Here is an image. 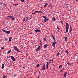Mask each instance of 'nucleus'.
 I'll use <instances>...</instances> for the list:
<instances>
[{
	"label": "nucleus",
	"mask_w": 78,
	"mask_h": 78,
	"mask_svg": "<svg viewBox=\"0 0 78 78\" xmlns=\"http://www.w3.org/2000/svg\"><path fill=\"white\" fill-rule=\"evenodd\" d=\"M13 48H14V50H15V51H17V52H20V51L19 50V49L17 48V47H16V46H13Z\"/></svg>",
	"instance_id": "1"
},
{
	"label": "nucleus",
	"mask_w": 78,
	"mask_h": 78,
	"mask_svg": "<svg viewBox=\"0 0 78 78\" xmlns=\"http://www.w3.org/2000/svg\"><path fill=\"white\" fill-rule=\"evenodd\" d=\"M2 30L3 32H5L7 34H9L10 33V31H6L3 29H2Z\"/></svg>",
	"instance_id": "2"
},
{
	"label": "nucleus",
	"mask_w": 78,
	"mask_h": 78,
	"mask_svg": "<svg viewBox=\"0 0 78 78\" xmlns=\"http://www.w3.org/2000/svg\"><path fill=\"white\" fill-rule=\"evenodd\" d=\"M42 17H43V18L44 19H45V20H44V22H47V21H48V19H47V17L45 16H42Z\"/></svg>",
	"instance_id": "3"
},
{
	"label": "nucleus",
	"mask_w": 78,
	"mask_h": 78,
	"mask_svg": "<svg viewBox=\"0 0 78 78\" xmlns=\"http://www.w3.org/2000/svg\"><path fill=\"white\" fill-rule=\"evenodd\" d=\"M9 57H10V58H11L12 60L13 61H15V60H16V59L14 57L12 56H10Z\"/></svg>",
	"instance_id": "4"
},
{
	"label": "nucleus",
	"mask_w": 78,
	"mask_h": 78,
	"mask_svg": "<svg viewBox=\"0 0 78 78\" xmlns=\"http://www.w3.org/2000/svg\"><path fill=\"white\" fill-rule=\"evenodd\" d=\"M68 29H69V27H67V26H66V33H67V32H68Z\"/></svg>",
	"instance_id": "5"
},
{
	"label": "nucleus",
	"mask_w": 78,
	"mask_h": 78,
	"mask_svg": "<svg viewBox=\"0 0 78 78\" xmlns=\"http://www.w3.org/2000/svg\"><path fill=\"white\" fill-rule=\"evenodd\" d=\"M36 33H37V32H40L41 33V30H40L37 29L35 30Z\"/></svg>",
	"instance_id": "6"
},
{
	"label": "nucleus",
	"mask_w": 78,
	"mask_h": 78,
	"mask_svg": "<svg viewBox=\"0 0 78 78\" xmlns=\"http://www.w3.org/2000/svg\"><path fill=\"white\" fill-rule=\"evenodd\" d=\"M66 76H67V72H65V73L64 74V78H66Z\"/></svg>",
	"instance_id": "7"
},
{
	"label": "nucleus",
	"mask_w": 78,
	"mask_h": 78,
	"mask_svg": "<svg viewBox=\"0 0 78 78\" xmlns=\"http://www.w3.org/2000/svg\"><path fill=\"white\" fill-rule=\"evenodd\" d=\"M10 19L12 20H14V19H15V18L14 16H11Z\"/></svg>",
	"instance_id": "8"
},
{
	"label": "nucleus",
	"mask_w": 78,
	"mask_h": 78,
	"mask_svg": "<svg viewBox=\"0 0 78 78\" xmlns=\"http://www.w3.org/2000/svg\"><path fill=\"white\" fill-rule=\"evenodd\" d=\"M47 44H45L44 45V48H47Z\"/></svg>",
	"instance_id": "9"
},
{
	"label": "nucleus",
	"mask_w": 78,
	"mask_h": 78,
	"mask_svg": "<svg viewBox=\"0 0 78 78\" xmlns=\"http://www.w3.org/2000/svg\"><path fill=\"white\" fill-rule=\"evenodd\" d=\"M4 67H5V65H4V64H3L2 65V69H4Z\"/></svg>",
	"instance_id": "10"
},
{
	"label": "nucleus",
	"mask_w": 78,
	"mask_h": 78,
	"mask_svg": "<svg viewBox=\"0 0 78 78\" xmlns=\"http://www.w3.org/2000/svg\"><path fill=\"white\" fill-rule=\"evenodd\" d=\"M47 5H48V4L45 3L44 5V7H45V8L47 7Z\"/></svg>",
	"instance_id": "11"
},
{
	"label": "nucleus",
	"mask_w": 78,
	"mask_h": 78,
	"mask_svg": "<svg viewBox=\"0 0 78 78\" xmlns=\"http://www.w3.org/2000/svg\"><path fill=\"white\" fill-rule=\"evenodd\" d=\"M64 39H65V41H67V38L66 37H65Z\"/></svg>",
	"instance_id": "12"
},
{
	"label": "nucleus",
	"mask_w": 78,
	"mask_h": 78,
	"mask_svg": "<svg viewBox=\"0 0 78 78\" xmlns=\"http://www.w3.org/2000/svg\"><path fill=\"white\" fill-rule=\"evenodd\" d=\"M56 44V41H54L53 42L52 44H53L54 45H55V44Z\"/></svg>",
	"instance_id": "13"
},
{
	"label": "nucleus",
	"mask_w": 78,
	"mask_h": 78,
	"mask_svg": "<svg viewBox=\"0 0 78 78\" xmlns=\"http://www.w3.org/2000/svg\"><path fill=\"white\" fill-rule=\"evenodd\" d=\"M11 50L7 52L8 55L9 53H11Z\"/></svg>",
	"instance_id": "14"
},
{
	"label": "nucleus",
	"mask_w": 78,
	"mask_h": 78,
	"mask_svg": "<svg viewBox=\"0 0 78 78\" xmlns=\"http://www.w3.org/2000/svg\"><path fill=\"white\" fill-rule=\"evenodd\" d=\"M52 20H53L54 21H55V18L54 17H53L52 18Z\"/></svg>",
	"instance_id": "15"
},
{
	"label": "nucleus",
	"mask_w": 78,
	"mask_h": 78,
	"mask_svg": "<svg viewBox=\"0 0 78 78\" xmlns=\"http://www.w3.org/2000/svg\"><path fill=\"white\" fill-rule=\"evenodd\" d=\"M11 37H9V42H11Z\"/></svg>",
	"instance_id": "16"
},
{
	"label": "nucleus",
	"mask_w": 78,
	"mask_h": 78,
	"mask_svg": "<svg viewBox=\"0 0 78 78\" xmlns=\"http://www.w3.org/2000/svg\"><path fill=\"white\" fill-rule=\"evenodd\" d=\"M37 48L39 50H40V49H41V46H38Z\"/></svg>",
	"instance_id": "17"
},
{
	"label": "nucleus",
	"mask_w": 78,
	"mask_h": 78,
	"mask_svg": "<svg viewBox=\"0 0 78 78\" xmlns=\"http://www.w3.org/2000/svg\"><path fill=\"white\" fill-rule=\"evenodd\" d=\"M40 66V65H39V64H38L36 66V67H39V66Z\"/></svg>",
	"instance_id": "18"
},
{
	"label": "nucleus",
	"mask_w": 78,
	"mask_h": 78,
	"mask_svg": "<svg viewBox=\"0 0 78 78\" xmlns=\"http://www.w3.org/2000/svg\"><path fill=\"white\" fill-rule=\"evenodd\" d=\"M65 52L66 53H67V54H68V53H69V52L67 50L65 51Z\"/></svg>",
	"instance_id": "19"
},
{
	"label": "nucleus",
	"mask_w": 78,
	"mask_h": 78,
	"mask_svg": "<svg viewBox=\"0 0 78 78\" xmlns=\"http://www.w3.org/2000/svg\"><path fill=\"white\" fill-rule=\"evenodd\" d=\"M67 64H68V65H72V63H67Z\"/></svg>",
	"instance_id": "20"
},
{
	"label": "nucleus",
	"mask_w": 78,
	"mask_h": 78,
	"mask_svg": "<svg viewBox=\"0 0 78 78\" xmlns=\"http://www.w3.org/2000/svg\"><path fill=\"white\" fill-rule=\"evenodd\" d=\"M28 17H26V21H28Z\"/></svg>",
	"instance_id": "21"
},
{
	"label": "nucleus",
	"mask_w": 78,
	"mask_h": 78,
	"mask_svg": "<svg viewBox=\"0 0 78 78\" xmlns=\"http://www.w3.org/2000/svg\"><path fill=\"white\" fill-rule=\"evenodd\" d=\"M45 67H43L42 68V70H45Z\"/></svg>",
	"instance_id": "22"
},
{
	"label": "nucleus",
	"mask_w": 78,
	"mask_h": 78,
	"mask_svg": "<svg viewBox=\"0 0 78 78\" xmlns=\"http://www.w3.org/2000/svg\"><path fill=\"white\" fill-rule=\"evenodd\" d=\"M63 70H64V69L60 71V72H63Z\"/></svg>",
	"instance_id": "23"
},
{
	"label": "nucleus",
	"mask_w": 78,
	"mask_h": 78,
	"mask_svg": "<svg viewBox=\"0 0 78 78\" xmlns=\"http://www.w3.org/2000/svg\"><path fill=\"white\" fill-rule=\"evenodd\" d=\"M62 67V66L61 65H60V66H59V68H60H60H61V67Z\"/></svg>",
	"instance_id": "24"
},
{
	"label": "nucleus",
	"mask_w": 78,
	"mask_h": 78,
	"mask_svg": "<svg viewBox=\"0 0 78 78\" xmlns=\"http://www.w3.org/2000/svg\"><path fill=\"white\" fill-rule=\"evenodd\" d=\"M56 55L57 56H59V53H57Z\"/></svg>",
	"instance_id": "25"
},
{
	"label": "nucleus",
	"mask_w": 78,
	"mask_h": 78,
	"mask_svg": "<svg viewBox=\"0 0 78 78\" xmlns=\"http://www.w3.org/2000/svg\"><path fill=\"white\" fill-rule=\"evenodd\" d=\"M48 65H49V63L47 62V63L46 66H48Z\"/></svg>",
	"instance_id": "26"
},
{
	"label": "nucleus",
	"mask_w": 78,
	"mask_h": 78,
	"mask_svg": "<svg viewBox=\"0 0 78 78\" xmlns=\"http://www.w3.org/2000/svg\"><path fill=\"white\" fill-rule=\"evenodd\" d=\"M39 50L37 48L36 49V51L37 52Z\"/></svg>",
	"instance_id": "27"
},
{
	"label": "nucleus",
	"mask_w": 78,
	"mask_h": 78,
	"mask_svg": "<svg viewBox=\"0 0 78 78\" xmlns=\"http://www.w3.org/2000/svg\"><path fill=\"white\" fill-rule=\"evenodd\" d=\"M25 20H26V19L25 18H24V19L23 20V22H25Z\"/></svg>",
	"instance_id": "28"
},
{
	"label": "nucleus",
	"mask_w": 78,
	"mask_h": 78,
	"mask_svg": "<svg viewBox=\"0 0 78 78\" xmlns=\"http://www.w3.org/2000/svg\"><path fill=\"white\" fill-rule=\"evenodd\" d=\"M66 25H66V26H67V27H69V24H68V23H66Z\"/></svg>",
	"instance_id": "29"
},
{
	"label": "nucleus",
	"mask_w": 78,
	"mask_h": 78,
	"mask_svg": "<svg viewBox=\"0 0 78 78\" xmlns=\"http://www.w3.org/2000/svg\"><path fill=\"white\" fill-rule=\"evenodd\" d=\"M72 27H70V31H72Z\"/></svg>",
	"instance_id": "30"
},
{
	"label": "nucleus",
	"mask_w": 78,
	"mask_h": 78,
	"mask_svg": "<svg viewBox=\"0 0 78 78\" xmlns=\"http://www.w3.org/2000/svg\"><path fill=\"white\" fill-rule=\"evenodd\" d=\"M51 36L52 37H54V36H53V35H51Z\"/></svg>",
	"instance_id": "31"
},
{
	"label": "nucleus",
	"mask_w": 78,
	"mask_h": 78,
	"mask_svg": "<svg viewBox=\"0 0 78 78\" xmlns=\"http://www.w3.org/2000/svg\"><path fill=\"white\" fill-rule=\"evenodd\" d=\"M65 8H68V6H65Z\"/></svg>",
	"instance_id": "32"
},
{
	"label": "nucleus",
	"mask_w": 78,
	"mask_h": 78,
	"mask_svg": "<svg viewBox=\"0 0 78 78\" xmlns=\"http://www.w3.org/2000/svg\"><path fill=\"white\" fill-rule=\"evenodd\" d=\"M35 14L36 13H35V12L32 13V14Z\"/></svg>",
	"instance_id": "33"
},
{
	"label": "nucleus",
	"mask_w": 78,
	"mask_h": 78,
	"mask_svg": "<svg viewBox=\"0 0 78 78\" xmlns=\"http://www.w3.org/2000/svg\"><path fill=\"white\" fill-rule=\"evenodd\" d=\"M60 22L62 23V24H63V22L62 21H60Z\"/></svg>",
	"instance_id": "34"
},
{
	"label": "nucleus",
	"mask_w": 78,
	"mask_h": 78,
	"mask_svg": "<svg viewBox=\"0 0 78 78\" xmlns=\"http://www.w3.org/2000/svg\"><path fill=\"white\" fill-rule=\"evenodd\" d=\"M35 13H38V11H35Z\"/></svg>",
	"instance_id": "35"
},
{
	"label": "nucleus",
	"mask_w": 78,
	"mask_h": 78,
	"mask_svg": "<svg viewBox=\"0 0 78 78\" xmlns=\"http://www.w3.org/2000/svg\"><path fill=\"white\" fill-rule=\"evenodd\" d=\"M43 67H45V65L44 64L43 65Z\"/></svg>",
	"instance_id": "36"
},
{
	"label": "nucleus",
	"mask_w": 78,
	"mask_h": 78,
	"mask_svg": "<svg viewBox=\"0 0 78 78\" xmlns=\"http://www.w3.org/2000/svg\"><path fill=\"white\" fill-rule=\"evenodd\" d=\"M3 78H6V76H3Z\"/></svg>",
	"instance_id": "37"
},
{
	"label": "nucleus",
	"mask_w": 78,
	"mask_h": 78,
	"mask_svg": "<svg viewBox=\"0 0 78 78\" xmlns=\"http://www.w3.org/2000/svg\"><path fill=\"white\" fill-rule=\"evenodd\" d=\"M52 46H53L54 47H55V45L52 44Z\"/></svg>",
	"instance_id": "38"
},
{
	"label": "nucleus",
	"mask_w": 78,
	"mask_h": 78,
	"mask_svg": "<svg viewBox=\"0 0 78 78\" xmlns=\"http://www.w3.org/2000/svg\"><path fill=\"white\" fill-rule=\"evenodd\" d=\"M7 17H9V18H11V16H8Z\"/></svg>",
	"instance_id": "39"
},
{
	"label": "nucleus",
	"mask_w": 78,
	"mask_h": 78,
	"mask_svg": "<svg viewBox=\"0 0 78 78\" xmlns=\"http://www.w3.org/2000/svg\"><path fill=\"white\" fill-rule=\"evenodd\" d=\"M22 2H24V0H21Z\"/></svg>",
	"instance_id": "40"
},
{
	"label": "nucleus",
	"mask_w": 78,
	"mask_h": 78,
	"mask_svg": "<svg viewBox=\"0 0 78 78\" xmlns=\"http://www.w3.org/2000/svg\"><path fill=\"white\" fill-rule=\"evenodd\" d=\"M41 12V11H38V13H40V12Z\"/></svg>",
	"instance_id": "41"
},
{
	"label": "nucleus",
	"mask_w": 78,
	"mask_h": 78,
	"mask_svg": "<svg viewBox=\"0 0 78 78\" xmlns=\"http://www.w3.org/2000/svg\"><path fill=\"white\" fill-rule=\"evenodd\" d=\"M53 38V39H54V40H55V38L54 37Z\"/></svg>",
	"instance_id": "42"
},
{
	"label": "nucleus",
	"mask_w": 78,
	"mask_h": 78,
	"mask_svg": "<svg viewBox=\"0 0 78 78\" xmlns=\"http://www.w3.org/2000/svg\"><path fill=\"white\" fill-rule=\"evenodd\" d=\"M48 66H46V69H48Z\"/></svg>",
	"instance_id": "43"
},
{
	"label": "nucleus",
	"mask_w": 78,
	"mask_h": 78,
	"mask_svg": "<svg viewBox=\"0 0 78 78\" xmlns=\"http://www.w3.org/2000/svg\"><path fill=\"white\" fill-rule=\"evenodd\" d=\"M53 59H52V60H50V61H52V62H53Z\"/></svg>",
	"instance_id": "44"
},
{
	"label": "nucleus",
	"mask_w": 78,
	"mask_h": 78,
	"mask_svg": "<svg viewBox=\"0 0 78 78\" xmlns=\"http://www.w3.org/2000/svg\"><path fill=\"white\" fill-rule=\"evenodd\" d=\"M17 76V75H16V74H14V76L16 77Z\"/></svg>",
	"instance_id": "45"
},
{
	"label": "nucleus",
	"mask_w": 78,
	"mask_h": 78,
	"mask_svg": "<svg viewBox=\"0 0 78 78\" xmlns=\"http://www.w3.org/2000/svg\"><path fill=\"white\" fill-rule=\"evenodd\" d=\"M3 5L5 6V5H6V4L5 3H3Z\"/></svg>",
	"instance_id": "46"
},
{
	"label": "nucleus",
	"mask_w": 78,
	"mask_h": 78,
	"mask_svg": "<svg viewBox=\"0 0 78 78\" xmlns=\"http://www.w3.org/2000/svg\"><path fill=\"white\" fill-rule=\"evenodd\" d=\"M17 5H18V4H15L14 5V6H17Z\"/></svg>",
	"instance_id": "47"
},
{
	"label": "nucleus",
	"mask_w": 78,
	"mask_h": 78,
	"mask_svg": "<svg viewBox=\"0 0 78 78\" xmlns=\"http://www.w3.org/2000/svg\"><path fill=\"white\" fill-rule=\"evenodd\" d=\"M26 56H28V54H27V55H26Z\"/></svg>",
	"instance_id": "48"
},
{
	"label": "nucleus",
	"mask_w": 78,
	"mask_h": 78,
	"mask_svg": "<svg viewBox=\"0 0 78 78\" xmlns=\"http://www.w3.org/2000/svg\"><path fill=\"white\" fill-rule=\"evenodd\" d=\"M9 19V18H6V19H7V20Z\"/></svg>",
	"instance_id": "49"
},
{
	"label": "nucleus",
	"mask_w": 78,
	"mask_h": 78,
	"mask_svg": "<svg viewBox=\"0 0 78 78\" xmlns=\"http://www.w3.org/2000/svg\"><path fill=\"white\" fill-rule=\"evenodd\" d=\"M2 49H4V48L3 47H2V48H1Z\"/></svg>",
	"instance_id": "50"
},
{
	"label": "nucleus",
	"mask_w": 78,
	"mask_h": 78,
	"mask_svg": "<svg viewBox=\"0 0 78 78\" xmlns=\"http://www.w3.org/2000/svg\"><path fill=\"white\" fill-rule=\"evenodd\" d=\"M5 41H7V39L5 38Z\"/></svg>",
	"instance_id": "51"
},
{
	"label": "nucleus",
	"mask_w": 78,
	"mask_h": 78,
	"mask_svg": "<svg viewBox=\"0 0 78 78\" xmlns=\"http://www.w3.org/2000/svg\"><path fill=\"white\" fill-rule=\"evenodd\" d=\"M44 41H46V38H44Z\"/></svg>",
	"instance_id": "52"
},
{
	"label": "nucleus",
	"mask_w": 78,
	"mask_h": 78,
	"mask_svg": "<svg viewBox=\"0 0 78 78\" xmlns=\"http://www.w3.org/2000/svg\"><path fill=\"white\" fill-rule=\"evenodd\" d=\"M2 4H3V2L1 3L0 5H2Z\"/></svg>",
	"instance_id": "53"
},
{
	"label": "nucleus",
	"mask_w": 78,
	"mask_h": 78,
	"mask_svg": "<svg viewBox=\"0 0 78 78\" xmlns=\"http://www.w3.org/2000/svg\"><path fill=\"white\" fill-rule=\"evenodd\" d=\"M41 12V14H43V13L41 11V12Z\"/></svg>",
	"instance_id": "54"
},
{
	"label": "nucleus",
	"mask_w": 78,
	"mask_h": 78,
	"mask_svg": "<svg viewBox=\"0 0 78 78\" xmlns=\"http://www.w3.org/2000/svg\"><path fill=\"white\" fill-rule=\"evenodd\" d=\"M32 17H30V19H31V18Z\"/></svg>",
	"instance_id": "55"
},
{
	"label": "nucleus",
	"mask_w": 78,
	"mask_h": 78,
	"mask_svg": "<svg viewBox=\"0 0 78 78\" xmlns=\"http://www.w3.org/2000/svg\"><path fill=\"white\" fill-rule=\"evenodd\" d=\"M48 63H49V64H51V62H49Z\"/></svg>",
	"instance_id": "56"
},
{
	"label": "nucleus",
	"mask_w": 78,
	"mask_h": 78,
	"mask_svg": "<svg viewBox=\"0 0 78 78\" xmlns=\"http://www.w3.org/2000/svg\"><path fill=\"white\" fill-rule=\"evenodd\" d=\"M71 31H72L71 30H70L69 31V32L70 33V32H71Z\"/></svg>",
	"instance_id": "57"
},
{
	"label": "nucleus",
	"mask_w": 78,
	"mask_h": 78,
	"mask_svg": "<svg viewBox=\"0 0 78 78\" xmlns=\"http://www.w3.org/2000/svg\"><path fill=\"white\" fill-rule=\"evenodd\" d=\"M58 30H59V27H58Z\"/></svg>",
	"instance_id": "58"
},
{
	"label": "nucleus",
	"mask_w": 78,
	"mask_h": 78,
	"mask_svg": "<svg viewBox=\"0 0 78 78\" xmlns=\"http://www.w3.org/2000/svg\"><path fill=\"white\" fill-rule=\"evenodd\" d=\"M37 78H39V76H38Z\"/></svg>",
	"instance_id": "59"
},
{
	"label": "nucleus",
	"mask_w": 78,
	"mask_h": 78,
	"mask_svg": "<svg viewBox=\"0 0 78 78\" xmlns=\"http://www.w3.org/2000/svg\"><path fill=\"white\" fill-rule=\"evenodd\" d=\"M76 54L75 55H76Z\"/></svg>",
	"instance_id": "60"
},
{
	"label": "nucleus",
	"mask_w": 78,
	"mask_h": 78,
	"mask_svg": "<svg viewBox=\"0 0 78 78\" xmlns=\"http://www.w3.org/2000/svg\"><path fill=\"white\" fill-rule=\"evenodd\" d=\"M76 54L75 55H76Z\"/></svg>",
	"instance_id": "61"
}]
</instances>
